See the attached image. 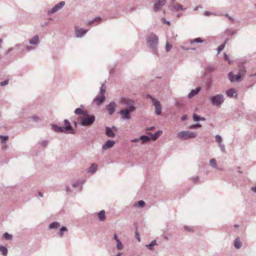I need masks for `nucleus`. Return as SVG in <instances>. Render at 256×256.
I'll use <instances>...</instances> for the list:
<instances>
[{
	"instance_id": "obj_1",
	"label": "nucleus",
	"mask_w": 256,
	"mask_h": 256,
	"mask_svg": "<svg viewBox=\"0 0 256 256\" xmlns=\"http://www.w3.org/2000/svg\"><path fill=\"white\" fill-rule=\"evenodd\" d=\"M74 112L76 114L80 116L79 118L82 126H90L94 123L95 120L94 116L89 115L87 111L83 110L80 108H76Z\"/></svg>"
},
{
	"instance_id": "obj_2",
	"label": "nucleus",
	"mask_w": 256,
	"mask_h": 256,
	"mask_svg": "<svg viewBox=\"0 0 256 256\" xmlns=\"http://www.w3.org/2000/svg\"><path fill=\"white\" fill-rule=\"evenodd\" d=\"M147 42L148 46L155 52L158 44V37L156 34H151L147 38Z\"/></svg>"
},
{
	"instance_id": "obj_3",
	"label": "nucleus",
	"mask_w": 256,
	"mask_h": 256,
	"mask_svg": "<svg viewBox=\"0 0 256 256\" xmlns=\"http://www.w3.org/2000/svg\"><path fill=\"white\" fill-rule=\"evenodd\" d=\"M120 103L124 106H128L127 109H130V110L134 111L136 110V107L134 106V100L128 98H122L120 101Z\"/></svg>"
},
{
	"instance_id": "obj_4",
	"label": "nucleus",
	"mask_w": 256,
	"mask_h": 256,
	"mask_svg": "<svg viewBox=\"0 0 256 256\" xmlns=\"http://www.w3.org/2000/svg\"><path fill=\"white\" fill-rule=\"evenodd\" d=\"M196 133L194 132H191L190 131H182L178 132L177 134V137L179 139H184L186 140L188 138H196Z\"/></svg>"
},
{
	"instance_id": "obj_5",
	"label": "nucleus",
	"mask_w": 256,
	"mask_h": 256,
	"mask_svg": "<svg viewBox=\"0 0 256 256\" xmlns=\"http://www.w3.org/2000/svg\"><path fill=\"white\" fill-rule=\"evenodd\" d=\"M212 102L214 105L219 106L224 102V96L222 94H217L211 98Z\"/></svg>"
},
{
	"instance_id": "obj_6",
	"label": "nucleus",
	"mask_w": 256,
	"mask_h": 256,
	"mask_svg": "<svg viewBox=\"0 0 256 256\" xmlns=\"http://www.w3.org/2000/svg\"><path fill=\"white\" fill-rule=\"evenodd\" d=\"M134 111L130 110V109L124 108L121 110L119 113L121 116L122 119L124 120H130L131 118V115L130 112H133Z\"/></svg>"
},
{
	"instance_id": "obj_7",
	"label": "nucleus",
	"mask_w": 256,
	"mask_h": 256,
	"mask_svg": "<svg viewBox=\"0 0 256 256\" xmlns=\"http://www.w3.org/2000/svg\"><path fill=\"white\" fill-rule=\"evenodd\" d=\"M150 97L152 98L153 104L155 106V112L156 114L159 115L161 114L162 107L158 100L154 98H152L151 96Z\"/></svg>"
},
{
	"instance_id": "obj_8",
	"label": "nucleus",
	"mask_w": 256,
	"mask_h": 256,
	"mask_svg": "<svg viewBox=\"0 0 256 256\" xmlns=\"http://www.w3.org/2000/svg\"><path fill=\"white\" fill-rule=\"evenodd\" d=\"M166 0H157L154 5V10L158 11L164 5Z\"/></svg>"
},
{
	"instance_id": "obj_9",
	"label": "nucleus",
	"mask_w": 256,
	"mask_h": 256,
	"mask_svg": "<svg viewBox=\"0 0 256 256\" xmlns=\"http://www.w3.org/2000/svg\"><path fill=\"white\" fill-rule=\"evenodd\" d=\"M116 104L112 102H111L108 106H107V110L108 112V113L110 115H112L116 111Z\"/></svg>"
},
{
	"instance_id": "obj_10",
	"label": "nucleus",
	"mask_w": 256,
	"mask_h": 256,
	"mask_svg": "<svg viewBox=\"0 0 256 256\" xmlns=\"http://www.w3.org/2000/svg\"><path fill=\"white\" fill-rule=\"evenodd\" d=\"M64 6V3L63 2H60L59 4L56 5L54 8H52L50 10L48 11V14H52L56 12L61 9L63 6Z\"/></svg>"
},
{
	"instance_id": "obj_11",
	"label": "nucleus",
	"mask_w": 256,
	"mask_h": 256,
	"mask_svg": "<svg viewBox=\"0 0 256 256\" xmlns=\"http://www.w3.org/2000/svg\"><path fill=\"white\" fill-rule=\"evenodd\" d=\"M115 144L114 141L112 140H108L102 146V148L106 150L108 148H112Z\"/></svg>"
},
{
	"instance_id": "obj_12",
	"label": "nucleus",
	"mask_w": 256,
	"mask_h": 256,
	"mask_svg": "<svg viewBox=\"0 0 256 256\" xmlns=\"http://www.w3.org/2000/svg\"><path fill=\"white\" fill-rule=\"evenodd\" d=\"M64 128H65V132H67L70 134H74V132L72 129L71 126H70L69 122L66 120H65Z\"/></svg>"
},
{
	"instance_id": "obj_13",
	"label": "nucleus",
	"mask_w": 256,
	"mask_h": 256,
	"mask_svg": "<svg viewBox=\"0 0 256 256\" xmlns=\"http://www.w3.org/2000/svg\"><path fill=\"white\" fill-rule=\"evenodd\" d=\"M242 76V75L239 73L238 74H237L234 76L233 75V74L232 72H230L228 74L229 78L232 82H233L235 80H239L241 78Z\"/></svg>"
},
{
	"instance_id": "obj_14",
	"label": "nucleus",
	"mask_w": 256,
	"mask_h": 256,
	"mask_svg": "<svg viewBox=\"0 0 256 256\" xmlns=\"http://www.w3.org/2000/svg\"><path fill=\"white\" fill-rule=\"evenodd\" d=\"M105 96L102 95L97 96L94 100V101L98 105L100 104L104 100Z\"/></svg>"
},
{
	"instance_id": "obj_15",
	"label": "nucleus",
	"mask_w": 256,
	"mask_h": 256,
	"mask_svg": "<svg viewBox=\"0 0 256 256\" xmlns=\"http://www.w3.org/2000/svg\"><path fill=\"white\" fill-rule=\"evenodd\" d=\"M75 31L76 34L78 37L82 36L86 32V30L82 28H76Z\"/></svg>"
},
{
	"instance_id": "obj_16",
	"label": "nucleus",
	"mask_w": 256,
	"mask_h": 256,
	"mask_svg": "<svg viewBox=\"0 0 256 256\" xmlns=\"http://www.w3.org/2000/svg\"><path fill=\"white\" fill-rule=\"evenodd\" d=\"M201 90L200 87H198L195 90H192L188 94L189 98H192L195 95H196Z\"/></svg>"
},
{
	"instance_id": "obj_17",
	"label": "nucleus",
	"mask_w": 256,
	"mask_h": 256,
	"mask_svg": "<svg viewBox=\"0 0 256 256\" xmlns=\"http://www.w3.org/2000/svg\"><path fill=\"white\" fill-rule=\"evenodd\" d=\"M226 94H227L228 96L229 97H230V98L233 97V96L236 97V96H237L236 90L233 88H230V89L226 91Z\"/></svg>"
},
{
	"instance_id": "obj_18",
	"label": "nucleus",
	"mask_w": 256,
	"mask_h": 256,
	"mask_svg": "<svg viewBox=\"0 0 256 256\" xmlns=\"http://www.w3.org/2000/svg\"><path fill=\"white\" fill-rule=\"evenodd\" d=\"M106 134L108 136L114 138L115 136L114 133L112 131L110 128L107 127L106 128Z\"/></svg>"
},
{
	"instance_id": "obj_19",
	"label": "nucleus",
	"mask_w": 256,
	"mask_h": 256,
	"mask_svg": "<svg viewBox=\"0 0 256 256\" xmlns=\"http://www.w3.org/2000/svg\"><path fill=\"white\" fill-rule=\"evenodd\" d=\"M98 217L100 220L104 221L106 218L105 212L102 210L98 214Z\"/></svg>"
},
{
	"instance_id": "obj_20",
	"label": "nucleus",
	"mask_w": 256,
	"mask_h": 256,
	"mask_svg": "<svg viewBox=\"0 0 256 256\" xmlns=\"http://www.w3.org/2000/svg\"><path fill=\"white\" fill-rule=\"evenodd\" d=\"M52 129L56 132H64V128L63 127H58L56 125L52 126Z\"/></svg>"
},
{
	"instance_id": "obj_21",
	"label": "nucleus",
	"mask_w": 256,
	"mask_h": 256,
	"mask_svg": "<svg viewBox=\"0 0 256 256\" xmlns=\"http://www.w3.org/2000/svg\"><path fill=\"white\" fill-rule=\"evenodd\" d=\"M162 130H158L154 134L152 135V139L153 140H156L159 136H160L162 134Z\"/></svg>"
},
{
	"instance_id": "obj_22",
	"label": "nucleus",
	"mask_w": 256,
	"mask_h": 256,
	"mask_svg": "<svg viewBox=\"0 0 256 256\" xmlns=\"http://www.w3.org/2000/svg\"><path fill=\"white\" fill-rule=\"evenodd\" d=\"M38 42H39V38H38V36H34L30 40V42L32 44H37Z\"/></svg>"
},
{
	"instance_id": "obj_23",
	"label": "nucleus",
	"mask_w": 256,
	"mask_h": 256,
	"mask_svg": "<svg viewBox=\"0 0 256 256\" xmlns=\"http://www.w3.org/2000/svg\"><path fill=\"white\" fill-rule=\"evenodd\" d=\"M140 140H142V144H144L146 142H148L150 140V138L148 136H142L140 138Z\"/></svg>"
},
{
	"instance_id": "obj_24",
	"label": "nucleus",
	"mask_w": 256,
	"mask_h": 256,
	"mask_svg": "<svg viewBox=\"0 0 256 256\" xmlns=\"http://www.w3.org/2000/svg\"><path fill=\"white\" fill-rule=\"evenodd\" d=\"M145 204L143 200H140L138 202L134 204V206L136 207L142 208Z\"/></svg>"
},
{
	"instance_id": "obj_25",
	"label": "nucleus",
	"mask_w": 256,
	"mask_h": 256,
	"mask_svg": "<svg viewBox=\"0 0 256 256\" xmlns=\"http://www.w3.org/2000/svg\"><path fill=\"white\" fill-rule=\"evenodd\" d=\"M234 246L237 248H240L241 247L242 244H241L240 242V241L239 238H237L235 240L234 242Z\"/></svg>"
},
{
	"instance_id": "obj_26",
	"label": "nucleus",
	"mask_w": 256,
	"mask_h": 256,
	"mask_svg": "<svg viewBox=\"0 0 256 256\" xmlns=\"http://www.w3.org/2000/svg\"><path fill=\"white\" fill-rule=\"evenodd\" d=\"M156 240H152V241L150 242V244H146V247L148 249H149V250H152V247L153 246H156Z\"/></svg>"
},
{
	"instance_id": "obj_27",
	"label": "nucleus",
	"mask_w": 256,
	"mask_h": 256,
	"mask_svg": "<svg viewBox=\"0 0 256 256\" xmlns=\"http://www.w3.org/2000/svg\"><path fill=\"white\" fill-rule=\"evenodd\" d=\"M97 165L96 164H92L89 168V172L94 173L97 170Z\"/></svg>"
},
{
	"instance_id": "obj_28",
	"label": "nucleus",
	"mask_w": 256,
	"mask_h": 256,
	"mask_svg": "<svg viewBox=\"0 0 256 256\" xmlns=\"http://www.w3.org/2000/svg\"><path fill=\"white\" fill-rule=\"evenodd\" d=\"M0 252H2V254L6 256L7 254L8 250L7 248L3 246H0Z\"/></svg>"
},
{
	"instance_id": "obj_29",
	"label": "nucleus",
	"mask_w": 256,
	"mask_h": 256,
	"mask_svg": "<svg viewBox=\"0 0 256 256\" xmlns=\"http://www.w3.org/2000/svg\"><path fill=\"white\" fill-rule=\"evenodd\" d=\"M60 226V224L57 222H54L52 224H50L49 226L50 228H58Z\"/></svg>"
},
{
	"instance_id": "obj_30",
	"label": "nucleus",
	"mask_w": 256,
	"mask_h": 256,
	"mask_svg": "<svg viewBox=\"0 0 256 256\" xmlns=\"http://www.w3.org/2000/svg\"><path fill=\"white\" fill-rule=\"evenodd\" d=\"M228 39H226V41L224 42L221 44L220 46L218 48V53H219L224 48L225 46V44H226V43L227 41H228Z\"/></svg>"
},
{
	"instance_id": "obj_31",
	"label": "nucleus",
	"mask_w": 256,
	"mask_h": 256,
	"mask_svg": "<svg viewBox=\"0 0 256 256\" xmlns=\"http://www.w3.org/2000/svg\"><path fill=\"white\" fill-rule=\"evenodd\" d=\"M193 118L194 121H198L199 120H204V118H201L200 116L196 115V114H193Z\"/></svg>"
},
{
	"instance_id": "obj_32",
	"label": "nucleus",
	"mask_w": 256,
	"mask_h": 256,
	"mask_svg": "<svg viewBox=\"0 0 256 256\" xmlns=\"http://www.w3.org/2000/svg\"><path fill=\"white\" fill-rule=\"evenodd\" d=\"M4 237L6 240H10L12 238V235L8 234V232H5L4 234Z\"/></svg>"
},
{
	"instance_id": "obj_33",
	"label": "nucleus",
	"mask_w": 256,
	"mask_h": 256,
	"mask_svg": "<svg viewBox=\"0 0 256 256\" xmlns=\"http://www.w3.org/2000/svg\"><path fill=\"white\" fill-rule=\"evenodd\" d=\"M210 164L211 166L214 167V168L216 167V160L214 158H212V159L210 160Z\"/></svg>"
},
{
	"instance_id": "obj_34",
	"label": "nucleus",
	"mask_w": 256,
	"mask_h": 256,
	"mask_svg": "<svg viewBox=\"0 0 256 256\" xmlns=\"http://www.w3.org/2000/svg\"><path fill=\"white\" fill-rule=\"evenodd\" d=\"M0 138L2 143H4L8 138V136H0Z\"/></svg>"
},
{
	"instance_id": "obj_35",
	"label": "nucleus",
	"mask_w": 256,
	"mask_h": 256,
	"mask_svg": "<svg viewBox=\"0 0 256 256\" xmlns=\"http://www.w3.org/2000/svg\"><path fill=\"white\" fill-rule=\"evenodd\" d=\"M172 48V45L169 44L168 42H166V52H169L170 49Z\"/></svg>"
},
{
	"instance_id": "obj_36",
	"label": "nucleus",
	"mask_w": 256,
	"mask_h": 256,
	"mask_svg": "<svg viewBox=\"0 0 256 256\" xmlns=\"http://www.w3.org/2000/svg\"><path fill=\"white\" fill-rule=\"evenodd\" d=\"M222 138L219 135H216V140L220 144V146H221L220 143L222 142Z\"/></svg>"
},
{
	"instance_id": "obj_37",
	"label": "nucleus",
	"mask_w": 256,
	"mask_h": 256,
	"mask_svg": "<svg viewBox=\"0 0 256 256\" xmlns=\"http://www.w3.org/2000/svg\"><path fill=\"white\" fill-rule=\"evenodd\" d=\"M117 242V248L119 250H120L122 248V244L121 243L120 241V240H118V242Z\"/></svg>"
},
{
	"instance_id": "obj_38",
	"label": "nucleus",
	"mask_w": 256,
	"mask_h": 256,
	"mask_svg": "<svg viewBox=\"0 0 256 256\" xmlns=\"http://www.w3.org/2000/svg\"><path fill=\"white\" fill-rule=\"evenodd\" d=\"M239 73L242 76L246 72L244 66H240L239 68Z\"/></svg>"
},
{
	"instance_id": "obj_39",
	"label": "nucleus",
	"mask_w": 256,
	"mask_h": 256,
	"mask_svg": "<svg viewBox=\"0 0 256 256\" xmlns=\"http://www.w3.org/2000/svg\"><path fill=\"white\" fill-rule=\"evenodd\" d=\"M174 8L176 9L177 10H182V6L181 4H176L174 6Z\"/></svg>"
},
{
	"instance_id": "obj_40",
	"label": "nucleus",
	"mask_w": 256,
	"mask_h": 256,
	"mask_svg": "<svg viewBox=\"0 0 256 256\" xmlns=\"http://www.w3.org/2000/svg\"><path fill=\"white\" fill-rule=\"evenodd\" d=\"M202 126V125L200 124H193L190 126L191 128H200Z\"/></svg>"
},
{
	"instance_id": "obj_41",
	"label": "nucleus",
	"mask_w": 256,
	"mask_h": 256,
	"mask_svg": "<svg viewBox=\"0 0 256 256\" xmlns=\"http://www.w3.org/2000/svg\"><path fill=\"white\" fill-rule=\"evenodd\" d=\"M8 80H7L4 82H1L0 83V86H6V85L8 84Z\"/></svg>"
},
{
	"instance_id": "obj_42",
	"label": "nucleus",
	"mask_w": 256,
	"mask_h": 256,
	"mask_svg": "<svg viewBox=\"0 0 256 256\" xmlns=\"http://www.w3.org/2000/svg\"><path fill=\"white\" fill-rule=\"evenodd\" d=\"M100 95L104 96V94L106 92V90L104 88H103V86H102L100 88Z\"/></svg>"
},
{
	"instance_id": "obj_43",
	"label": "nucleus",
	"mask_w": 256,
	"mask_h": 256,
	"mask_svg": "<svg viewBox=\"0 0 256 256\" xmlns=\"http://www.w3.org/2000/svg\"><path fill=\"white\" fill-rule=\"evenodd\" d=\"M194 42H202V40L200 39V38H195V39L194 40Z\"/></svg>"
},
{
	"instance_id": "obj_44",
	"label": "nucleus",
	"mask_w": 256,
	"mask_h": 256,
	"mask_svg": "<svg viewBox=\"0 0 256 256\" xmlns=\"http://www.w3.org/2000/svg\"><path fill=\"white\" fill-rule=\"evenodd\" d=\"M140 140V138H135L134 140H132L130 141L132 142H138Z\"/></svg>"
},
{
	"instance_id": "obj_45",
	"label": "nucleus",
	"mask_w": 256,
	"mask_h": 256,
	"mask_svg": "<svg viewBox=\"0 0 256 256\" xmlns=\"http://www.w3.org/2000/svg\"><path fill=\"white\" fill-rule=\"evenodd\" d=\"M63 232H64V226H62L60 228V236H62Z\"/></svg>"
},
{
	"instance_id": "obj_46",
	"label": "nucleus",
	"mask_w": 256,
	"mask_h": 256,
	"mask_svg": "<svg viewBox=\"0 0 256 256\" xmlns=\"http://www.w3.org/2000/svg\"><path fill=\"white\" fill-rule=\"evenodd\" d=\"M136 238L138 240V242H140V237L139 234H138V232H136Z\"/></svg>"
},
{
	"instance_id": "obj_47",
	"label": "nucleus",
	"mask_w": 256,
	"mask_h": 256,
	"mask_svg": "<svg viewBox=\"0 0 256 256\" xmlns=\"http://www.w3.org/2000/svg\"><path fill=\"white\" fill-rule=\"evenodd\" d=\"M187 118V116L186 115H184L182 117V120H185Z\"/></svg>"
},
{
	"instance_id": "obj_48",
	"label": "nucleus",
	"mask_w": 256,
	"mask_h": 256,
	"mask_svg": "<svg viewBox=\"0 0 256 256\" xmlns=\"http://www.w3.org/2000/svg\"><path fill=\"white\" fill-rule=\"evenodd\" d=\"M210 14H211V13L210 12H209L206 11V12H204V15H206V16H210Z\"/></svg>"
},
{
	"instance_id": "obj_49",
	"label": "nucleus",
	"mask_w": 256,
	"mask_h": 256,
	"mask_svg": "<svg viewBox=\"0 0 256 256\" xmlns=\"http://www.w3.org/2000/svg\"><path fill=\"white\" fill-rule=\"evenodd\" d=\"M184 228L186 230H188V231H190V228L189 227L187 226H185L184 227Z\"/></svg>"
},
{
	"instance_id": "obj_50",
	"label": "nucleus",
	"mask_w": 256,
	"mask_h": 256,
	"mask_svg": "<svg viewBox=\"0 0 256 256\" xmlns=\"http://www.w3.org/2000/svg\"><path fill=\"white\" fill-rule=\"evenodd\" d=\"M114 238L116 240V242H118V240H119L116 234L114 235Z\"/></svg>"
},
{
	"instance_id": "obj_51",
	"label": "nucleus",
	"mask_w": 256,
	"mask_h": 256,
	"mask_svg": "<svg viewBox=\"0 0 256 256\" xmlns=\"http://www.w3.org/2000/svg\"><path fill=\"white\" fill-rule=\"evenodd\" d=\"M252 190L254 191V192H256V186L252 187L251 188Z\"/></svg>"
},
{
	"instance_id": "obj_52",
	"label": "nucleus",
	"mask_w": 256,
	"mask_h": 256,
	"mask_svg": "<svg viewBox=\"0 0 256 256\" xmlns=\"http://www.w3.org/2000/svg\"><path fill=\"white\" fill-rule=\"evenodd\" d=\"M224 56L225 59L226 60H228V56L226 54H225Z\"/></svg>"
},
{
	"instance_id": "obj_53",
	"label": "nucleus",
	"mask_w": 256,
	"mask_h": 256,
	"mask_svg": "<svg viewBox=\"0 0 256 256\" xmlns=\"http://www.w3.org/2000/svg\"><path fill=\"white\" fill-rule=\"evenodd\" d=\"M32 118L34 120H36L38 118H37L36 116H34Z\"/></svg>"
},
{
	"instance_id": "obj_54",
	"label": "nucleus",
	"mask_w": 256,
	"mask_h": 256,
	"mask_svg": "<svg viewBox=\"0 0 256 256\" xmlns=\"http://www.w3.org/2000/svg\"><path fill=\"white\" fill-rule=\"evenodd\" d=\"M100 20V17H98V18H96L94 20Z\"/></svg>"
},
{
	"instance_id": "obj_55",
	"label": "nucleus",
	"mask_w": 256,
	"mask_h": 256,
	"mask_svg": "<svg viewBox=\"0 0 256 256\" xmlns=\"http://www.w3.org/2000/svg\"><path fill=\"white\" fill-rule=\"evenodd\" d=\"M226 16H228L230 20H232V18L230 16H228V14H226Z\"/></svg>"
},
{
	"instance_id": "obj_56",
	"label": "nucleus",
	"mask_w": 256,
	"mask_h": 256,
	"mask_svg": "<svg viewBox=\"0 0 256 256\" xmlns=\"http://www.w3.org/2000/svg\"><path fill=\"white\" fill-rule=\"evenodd\" d=\"M121 254H122L120 252H119L116 256H120Z\"/></svg>"
},
{
	"instance_id": "obj_57",
	"label": "nucleus",
	"mask_w": 256,
	"mask_h": 256,
	"mask_svg": "<svg viewBox=\"0 0 256 256\" xmlns=\"http://www.w3.org/2000/svg\"><path fill=\"white\" fill-rule=\"evenodd\" d=\"M220 148H221L222 150L223 148H224V146H222H222H221Z\"/></svg>"
},
{
	"instance_id": "obj_58",
	"label": "nucleus",
	"mask_w": 256,
	"mask_h": 256,
	"mask_svg": "<svg viewBox=\"0 0 256 256\" xmlns=\"http://www.w3.org/2000/svg\"><path fill=\"white\" fill-rule=\"evenodd\" d=\"M166 24H170V22H166Z\"/></svg>"
},
{
	"instance_id": "obj_59",
	"label": "nucleus",
	"mask_w": 256,
	"mask_h": 256,
	"mask_svg": "<svg viewBox=\"0 0 256 256\" xmlns=\"http://www.w3.org/2000/svg\"><path fill=\"white\" fill-rule=\"evenodd\" d=\"M74 124L76 126V122H74Z\"/></svg>"
},
{
	"instance_id": "obj_60",
	"label": "nucleus",
	"mask_w": 256,
	"mask_h": 256,
	"mask_svg": "<svg viewBox=\"0 0 256 256\" xmlns=\"http://www.w3.org/2000/svg\"><path fill=\"white\" fill-rule=\"evenodd\" d=\"M93 22H94V21H92V22H90V23H91V24H92V23H93Z\"/></svg>"
},
{
	"instance_id": "obj_61",
	"label": "nucleus",
	"mask_w": 256,
	"mask_h": 256,
	"mask_svg": "<svg viewBox=\"0 0 256 256\" xmlns=\"http://www.w3.org/2000/svg\"><path fill=\"white\" fill-rule=\"evenodd\" d=\"M66 191H68V188H66Z\"/></svg>"
},
{
	"instance_id": "obj_62",
	"label": "nucleus",
	"mask_w": 256,
	"mask_h": 256,
	"mask_svg": "<svg viewBox=\"0 0 256 256\" xmlns=\"http://www.w3.org/2000/svg\"><path fill=\"white\" fill-rule=\"evenodd\" d=\"M40 196H42V195L40 193Z\"/></svg>"
}]
</instances>
